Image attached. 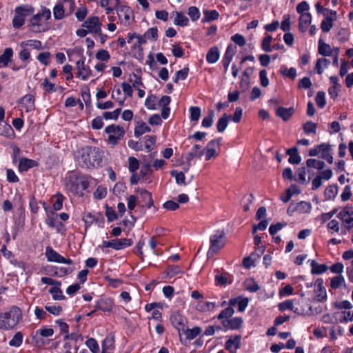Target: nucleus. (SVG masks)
Returning a JSON list of instances; mask_svg holds the SVG:
<instances>
[{
  "label": "nucleus",
  "mask_w": 353,
  "mask_h": 353,
  "mask_svg": "<svg viewBox=\"0 0 353 353\" xmlns=\"http://www.w3.org/2000/svg\"><path fill=\"white\" fill-rule=\"evenodd\" d=\"M102 159L103 152L99 148L88 146L79 151L77 162L81 168H92L99 166Z\"/></svg>",
  "instance_id": "1"
},
{
  "label": "nucleus",
  "mask_w": 353,
  "mask_h": 353,
  "mask_svg": "<svg viewBox=\"0 0 353 353\" xmlns=\"http://www.w3.org/2000/svg\"><path fill=\"white\" fill-rule=\"evenodd\" d=\"M22 319V312L17 306H12L7 312L0 313V329L8 330L14 328Z\"/></svg>",
  "instance_id": "2"
},
{
  "label": "nucleus",
  "mask_w": 353,
  "mask_h": 353,
  "mask_svg": "<svg viewBox=\"0 0 353 353\" xmlns=\"http://www.w3.org/2000/svg\"><path fill=\"white\" fill-rule=\"evenodd\" d=\"M116 1V12L119 23L125 27L130 26L134 19L132 10L128 6L121 5L119 0Z\"/></svg>",
  "instance_id": "3"
},
{
  "label": "nucleus",
  "mask_w": 353,
  "mask_h": 353,
  "mask_svg": "<svg viewBox=\"0 0 353 353\" xmlns=\"http://www.w3.org/2000/svg\"><path fill=\"white\" fill-rule=\"evenodd\" d=\"M131 239H115L110 241H103L101 244L99 245L97 248L101 249L103 252L108 253L107 248H112L115 250H123L132 245Z\"/></svg>",
  "instance_id": "4"
},
{
  "label": "nucleus",
  "mask_w": 353,
  "mask_h": 353,
  "mask_svg": "<svg viewBox=\"0 0 353 353\" xmlns=\"http://www.w3.org/2000/svg\"><path fill=\"white\" fill-rule=\"evenodd\" d=\"M104 132L108 134V141L115 145L125 135V130L122 126L112 124L105 127Z\"/></svg>",
  "instance_id": "5"
},
{
  "label": "nucleus",
  "mask_w": 353,
  "mask_h": 353,
  "mask_svg": "<svg viewBox=\"0 0 353 353\" xmlns=\"http://www.w3.org/2000/svg\"><path fill=\"white\" fill-rule=\"evenodd\" d=\"M65 185L66 188L74 194H78L81 188L83 190L86 188L85 183L74 172L70 173L66 177Z\"/></svg>",
  "instance_id": "6"
},
{
  "label": "nucleus",
  "mask_w": 353,
  "mask_h": 353,
  "mask_svg": "<svg viewBox=\"0 0 353 353\" xmlns=\"http://www.w3.org/2000/svg\"><path fill=\"white\" fill-rule=\"evenodd\" d=\"M337 217L342 221L345 228L350 231L353 228V207L347 205L338 213Z\"/></svg>",
  "instance_id": "7"
},
{
  "label": "nucleus",
  "mask_w": 353,
  "mask_h": 353,
  "mask_svg": "<svg viewBox=\"0 0 353 353\" xmlns=\"http://www.w3.org/2000/svg\"><path fill=\"white\" fill-rule=\"evenodd\" d=\"M210 243V248L207 253L208 259L213 258L221 250V232L219 231H216L211 235Z\"/></svg>",
  "instance_id": "8"
},
{
  "label": "nucleus",
  "mask_w": 353,
  "mask_h": 353,
  "mask_svg": "<svg viewBox=\"0 0 353 353\" xmlns=\"http://www.w3.org/2000/svg\"><path fill=\"white\" fill-rule=\"evenodd\" d=\"M43 208L46 213V224L49 227L56 228L58 232H60V229L63 226V225L61 222H59L57 221L58 214L52 210L50 209L45 203H43Z\"/></svg>",
  "instance_id": "9"
},
{
  "label": "nucleus",
  "mask_w": 353,
  "mask_h": 353,
  "mask_svg": "<svg viewBox=\"0 0 353 353\" xmlns=\"http://www.w3.org/2000/svg\"><path fill=\"white\" fill-rule=\"evenodd\" d=\"M46 256L48 261L55 262L63 264H72V260L70 259H65L59 254L57 252L54 250L50 246H48L46 249Z\"/></svg>",
  "instance_id": "10"
},
{
  "label": "nucleus",
  "mask_w": 353,
  "mask_h": 353,
  "mask_svg": "<svg viewBox=\"0 0 353 353\" xmlns=\"http://www.w3.org/2000/svg\"><path fill=\"white\" fill-rule=\"evenodd\" d=\"M101 23L98 17H88L82 24V27L88 30L90 33L97 34L101 32Z\"/></svg>",
  "instance_id": "11"
},
{
  "label": "nucleus",
  "mask_w": 353,
  "mask_h": 353,
  "mask_svg": "<svg viewBox=\"0 0 353 353\" xmlns=\"http://www.w3.org/2000/svg\"><path fill=\"white\" fill-rule=\"evenodd\" d=\"M77 77L83 81H86L92 74L89 66L85 64V57H81L76 62Z\"/></svg>",
  "instance_id": "12"
},
{
  "label": "nucleus",
  "mask_w": 353,
  "mask_h": 353,
  "mask_svg": "<svg viewBox=\"0 0 353 353\" xmlns=\"http://www.w3.org/2000/svg\"><path fill=\"white\" fill-rule=\"evenodd\" d=\"M243 319L241 317H230L222 320V326L226 330H237L241 328Z\"/></svg>",
  "instance_id": "13"
},
{
  "label": "nucleus",
  "mask_w": 353,
  "mask_h": 353,
  "mask_svg": "<svg viewBox=\"0 0 353 353\" xmlns=\"http://www.w3.org/2000/svg\"><path fill=\"white\" fill-rule=\"evenodd\" d=\"M243 114V110L240 107H237L235 109L233 117H232L231 115H228L226 114H224L222 115V132L225 130L226 128L228 122L232 119L234 123H239L240 122L241 117Z\"/></svg>",
  "instance_id": "14"
},
{
  "label": "nucleus",
  "mask_w": 353,
  "mask_h": 353,
  "mask_svg": "<svg viewBox=\"0 0 353 353\" xmlns=\"http://www.w3.org/2000/svg\"><path fill=\"white\" fill-rule=\"evenodd\" d=\"M324 15H325V18L321 23V28L323 32H327L333 27V21L336 19V12L330 10L329 14H324Z\"/></svg>",
  "instance_id": "15"
},
{
  "label": "nucleus",
  "mask_w": 353,
  "mask_h": 353,
  "mask_svg": "<svg viewBox=\"0 0 353 353\" xmlns=\"http://www.w3.org/2000/svg\"><path fill=\"white\" fill-rule=\"evenodd\" d=\"M314 286L316 288L315 291L317 301L320 302L325 301L327 299V293L325 288L323 287V280L321 278L318 279L314 283Z\"/></svg>",
  "instance_id": "16"
},
{
  "label": "nucleus",
  "mask_w": 353,
  "mask_h": 353,
  "mask_svg": "<svg viewBox=\"0 0 353 353\" xmlns=\"http://www.w3.org/2000/svg\"><path fill=\"white\" fill-rule=\"evenodd\" d=\"M38 165L36 161L23 157L19 159L18 168L21 172H27L30 168L37 167Z\"/></svg>",
  "instance_id": "17"
},
{
  "label": "nucleus",
  "mask_w": 353,
  "mask_h": 353,
  "mask_svg": "<svg viewBox=\"0 0 353 353\" xmlns=\"http://www.w3.org/2000/svg\"><path fill=\"white\" fill-rule=\"evenodd\" d=\"M241 338L240 335L231 337L225 343V349L231 353H235L236 350L240 347Z\"/></svg>",
  "instance_id": "18"
},
{
  "label": "nucleus",
  "mask_w": 353,
  "mask_h": 353,
  "mask_svg": "<svg viewBox=\"0 0 353 353\" xmlns=\"http://www.w3.org/2000/svg\"><path fill=\"white\" fill-rule=\"evenodd\" d=\"M312 21V15L310 12L301 14L299 21V28L302 32H305Z\"/></svg>",
  "instance_id": "19"
},
{
  "label": "nucleus",
  "mask_w": 353,
  "mask_h": 353,
  "mask_svg": "<svg viewBox=\"0 0 353 353\" xmlns=\"http://www.w3.org/2000/svg\"><path fill=\"white\" fill-rule=\"evenodd\" d=\"M333 317L336 321L340 323L352 321H353V312L351 311H342L334 313Z\"/></svg>",
  "instance_id": "20"
},
{
  "label": "nucleus",
  "mask_w": 353,
  "mask_h": 353,
  "mask_svg": "<svg viewBox=\"0 0 353 353\" xmlns=\"http://www.w3.org/2000/svg\"><path fill=\"white\" fill-rule=\"evenodd\" d=\"M236 52V46L233 44H230L228 46L225 56H224V68L225 71H226L228 68V66Z\"/></svg>",
  "instance_id": "21"
},
{
  "label": "nucleus",
  "mask_w": 353,
  "mask_h": 353,
  "mask_svg": "<svg viewBox=\"0 0 353 353\" xmlns=\"http://www.w3.org/2000/svg\"><path fill=\"white\" fill-rule=\"evenodd\" d=\"M196 310L199 312H206L212 311L215 307V303L213 302L199 301L194 303Z\"/></svg>",
  "instance_id": "22"
},
{
  "label": "nucleus",
  "mask_w": 353,
  "mask_h": 353,
  "mask_svg": "<svg viewBox=\"0 0 353 353\" xmlns=\"http://www.w3.org/2000/svg\"><path fill=\"white\" fill-rule=\"evenodd\" d=\"M13 57V50L11 48H7L4 50L2 54L0 55V68L6 67L12 61Z\"/></svg>",
  "instance_id": "23"
},
{
  "label": "nucleus",
  "mask_w": 353,
  "mask_h": 353,
  "mask_svg": "<svg viewBox=\"0 0 353 353\" xmlns=\"http://www.w3.org/2000/svg\"><path fill=\"white\" fill-rule=\"evenodd\" d=\"M294 112V108H285L283 107H279L276 110V115L286 121L292 117Z\"/></svg>",
  "instance_id": "24"
},
{
  "label": "nucleus",
  "mask_w": 353,
  "mask_h": 353,
  "mask_svg": "<svg viewBox=\"0 0 353 353\" xmlns=\"http://www.w3.org/2000/svg\"><path fill=\"white\" fill-rule=\"evenodd\" d=\"M220 53L218 47L214 46L211 48L207 53L206 61L209 63H214L219 59Z\"/></svg>",
  "instance_id": "25"
},
{
  "label": "nucleus",
  "mask_w": 353,
  "mask_h": 353,
  "mask_svg": "<svg viewBox=\"0 0 353 353\" xmlns=\"http://www.w3.org/2000/svg\"><path fill=\"white\" fill-rule=\"evenodd\" d=\"M286 153L290 156L288 159V161L290 163L299 164L301 162V157L298 154V149L296 147L288 149Z\"/></svg>",
  "instance_id": "26"
},
{
  "label": "nucleus",
  "mask_w": 353,
  "mask_h": 353,
  "mask_svg": "<svg viewBox=\"0 0 353 353\" xmlns=\"http://www.w3.org/2000/svg\"><path fill=\"white\" fill-rule=\"evenodd\" d=\"M21 103L27 112L32 110L34 109V97L32 94H26L21 99Z\"/></svg>",
  "instance_id": "27"
},
{
  "label": "nucleus",
  "mask_w": 353,
  "mask_h": 353,
  "mask_svg": "<svg viewBox=\"0 0 353 353\" xmlns=\"http://www.w3.org/2000/svg\"><path fill=\"white\" fill-rule=\"evenodd\" d=\"M34 8L30 5H22L15 8L14 12L15 14L23 16L26 18V16H28L34 12Z\"/></svg>",
  "instance_id": "28"
},
{
  "label": "nucleus",
  "mask_w": 353,
  "mask_h": 353,
  "mask_svg": "<svg viewBox=\"0 0 353 353\" xmlns=\"http://www.w3.org/2000/svg\"><path fill=\"white\" fill-rule=\"evenodd\" d=\"M176 17L174 20V24L176 26L184 27L187 26L189 23L188 18L182 12H176Z\"/></svg>",
  "instance_id": "29"
},
{
  "label": "nucleus",
  "mask_w": 353,
  "mask_h": 353,
  "mask_svg": "<svg viewBox=\"0 0 353 353\" xmlns=\"http://www.w3.org/2000/svg\"><path fill=\"white\" fill-rule=\"evenodd\" d=\"M343 285L345 286V281L343 276L337 275L330 279V287L332 289L336 290Z\"/></svg>",
  "instance_id": "30"
},
{
  "label": "nucleus",
  "mask_w": 353,
  "mask_h": 353,
  "mask_svg": "<svg viewBox=\"0 0 353 353\" xmlns=\"http://www.w3.org/2000/svg\"><path fill=\"white\" fill-rule=\"evenodd\" d=\"M20 46L21 48H26L27 46L32 47L34 49L41 50L43 49L42 43L39 40L30 39L21 42Z\"/></svg>",
  "instance_id": "31"
},
{
  "label": "nucleus",
  "mask_w": 353,
  "mask_h": 353,
  "mask_svg": "<svg viewBox=\"0 0 353 353\" xmlns=\"http://www.w3.org/2000/svg\"><path fill=\"white\" fill-rule=\"evenodd\" d=\"M312 273L313 274H320L325 272L328 267L325 264H319L315 261L312 260L311 262Z\"/></svg>",
  "instance_id": "32"
},
{
  "label": "nucleus",
  "mask_w": 353,
  "mask_h": 353,
  "mask_svg": "<svg viewBox=\"0 0 353 353\" xmlns=\"http://www.w3.org/2000/svg\"><path fill=\"white\" fill-rule=\"evenodd\" d=\"M306 165L308 168H316L321 170L325 168V162L316 159H308L306 161Z\"/></svg>",
  "instance_id": "33"
},
{
  "label": "nucleus",
  "mask_w": 353,
  "mask_h": 353,
  "mask_svg": "<svg viewBox=\"0 0 353 353\" xmlns=\"http://www.w3.org/2000/svg\"><path fill=\"white\" fill-rule=\"evenodd\" d=\"M215 145L216 143L214 141H211L203 150V155H205L206 160H210L214 156L216 153Z\"/></svg>",
  "instance_id": "34"
},
{
  "label": "nucleus",
  "mask_w": 353,
  "mask_h": 353,
  "mask_svg": "<svg viewBox=\"0 0 353 353\" xmlns=\"http://www.w3.org/2000/svg\"><path fill=\"white\" fill-rule=\"evenodd\" d=\"M41 14L37 13L34 15V17L30 20V25L34 32H41L44 30V29L41 28Z\"/></svg>",
  "instance_id": "35"
},
{
  "label": "nucleus",
  "mask_w": 353,
  "mask_h": 353,
  "mask_svg": "<svg viewBox=\"0 0 353 353\" xmlns=\"http://www.w3.org/2000/svg\"><path fill=\"white\" fill-rule=\"evenodd\" d=\"M151 131V128L145 123H139L134 128V136L137 137H139L146 132H149Z\"/></svg>",
  "instance_id": "36"
},
{
  "label": "nucleus",
  "mask_w": 353,
  "mask_h": 353,
  "mask_svg": "<svg viewBox=\"0 0 353 353\" xmlns=\"http://www.w3.org/2000/svg\"><path fill=\"white\" fill-rule=\"evenodd\" d=\"M23 340V336L21 332H17L13 336L8 344L10 347H19L21 345Z\"/></svg>",
  "instance_id": "37"
},
{
  "label": "nucleus",
  "mask_w": 353,
  "mask_h": 353,
  "mask_svg": "<svg viewBox=\"0 0 353 353\" xmlns=\"http://www.w3.org/2000/svg\"><path fill=\"white\" fill-rule=\"evenodd\" d=\"M338 193V186L330 185L325 190V197L327 200H332L336 197Z\"/></svg>",
  "instance_id": "38"
},
{
  "label": "nucleus",
  "mask_w": 353,
  "mask_h": 353,
  "mask_svg": "<svg viewBox=\"0 0 353 353\" xmlns=\"http://www.w3.org/2000/svg\"><path fill=\"white\" fill-rule=\"evenodd\" d=\"M102 350L113 352L114 349V341L112 337H105L101 343Z\"/></svg>",
  "instance_id": "39"
},
{
  "label": "nucleus",
  "mask_w": 353,
  "mask_h": 353,
  "mask_svg": "<svg viewBox=\"0 0 353 353\" xmlns=\"http://www.w3.org/2000/svg\"><path fill=\"white\" fill-rule=\"evenodd\" d=\"M319 52L323 56H330L332 54V49L330 45L323 42L320 39L319 42Z\"/></svg>",
  "instance_id": "40"
},
{
  "label": "nucleus",
  "mask_w": 353,
  "mask_h": 353,
  "mask_svg": "<svg viewBox=\"0 0 353 353\" xmlns=\"http://www.w3.org/2000/svg\"><path fill=\"white\" fill-rule=\"evenodd\" d=\"M201 333V329L199 327H194L192 329H186L184 332L185 337L190 341L196 338Z\"/></svg>",
  "instance_id": "41"
},
{
  "label": "nucleus",
  "mask_w": 353,
  "mask_h": 353,
  "mask_svg": "<svg viewBox=\"0 0 353 353\" xmlns=\"http://www.w3.org/2000/svg\"><path fill=\"white\" fill-rule=\"evenodd\" d=\"M157 97L154 94L148 95L145 101V106L148 110H154L157 108Z\"/></svg>",
  "instance_id": "42"
},
{
  "label": "nucleus",
  "mask_w": 353,
  "mask_h": 353,
  "mask_svg": "<svg viewBox=\"0 0 353 353\" xmlns=\"http://www.w3.org/2000/svg\"><path fill=\"white\" fill-rule=\"evenodd\" d=\"M53 210L55 211L60 210L63 207V196L60 193H57L52 198Z\"/></svg>",
  "instance_id": "43"
},
{
  "label": "nucleus",
  "mask_w": 353,
  "mask_h": 353,
  "mask_svg": "<svg viewBox=\"0 0 353 353\" xmlns=\"http://www.w3.org/2000/svg\"><path fill=\"white\" fill-rule=\"evenodd\" d=\"M66 53L70 60H71V59L75 56L81 57V58L84 57L83 56V49L78 46L66 50Z\"/></svg>",
  "instance_id": "44"
},
{
  "label": "nucleus",
  "mask_w": 353,
  "mask_h": 353,
  "mask_svg": "<svg viewBox=\"0 0 353 353\" xmlns=\"http://www.w3.org/2000/svg\"><path fill=\"white\" fill-rule=\"evenodd\" d=\"M41 87L43 90L48 93H54L57 92V88L54 83L49 81L48 79L46 78L41 83Z\"/></svg>",
  "instance_id": "45"
},
{
  "label": "nucleus",
  "mask_w": 353,
  "mask_h": 353,
  "mask_svg": "<svg viewBox=\"0 0 353 353\" xmlns=\"http://www.w3.org/2000/svg\"><path fill=\"white\" fill-rule=\"evenodd\" d=\"M170 174L172 176L174 177L176 179V183L180 185H185V176L183 172H177L176 170H172L170 172Z\"/></svg>",
  "instance_id": "46"
},
{
  "label": "nucleus",
  "mask_w": 353,
  "mask_h": 353,
  "mask_svg": "<svg viewBox=\"0 0 353 353\" xmlns=\"http://www.w3.org/2000/svg\"><path fill=\"white\" fill-rule=\"evenodd\" d=\"M188 71L189 70L188 68H184L182 70L177 71L173 78V81L176 83L179 81L185 80L188 77Z\"/></svg>",
  "instance_id": "47"
},
{
  "label": "nucleus",
  "mask_w": 353,
  "mask_h": 353,
  "mask_svg": "<svg viewBox=\"0 0 353 353\" xmlns=\"http://www.w3.org/2000/svg\"><path fill=\"white\" fill-rule=\"evenodd\" d=\"M85 345L92 353L99 352V346L96 339L93 338H89L85 341Z\"/></svg>",
  "instance_id": "48"
},
{
  "label": "nucleus",
  "mask_w": 353,
  "mask_h": 353,
  "mask_svg": "<svg viewBox=\"0 0 353 353\" xmlns=\"http://www.w3.org/2000/svg\"><path fill=\"white\" fill-rule=\"evenodd\" d=\"M65 10L61 4H57L53 8V15L55 19L59 20L63 18Z\"/></svg>",
  "instance_id": "49"
},
{
  "label": "nucleus",
  "mask_w": 353,
  "mask_h": 353,
  "mask_svg": "<svg viewBox=\"0 0 353 353\" xmlns=\"http://www.w3.org/2000/svg\"><path fill=\"white\" fill-rule=\"evenodd\" d=\"M139 168V161L134 157L128 158V170L131 173L136 172Z\"/></svg>",
  "instance_id": "50"
},
{
  "label": "nucleus",
  "mask_w": 353,
  "mask_h": 353,
  "mask_svg": "<svg viewBox=\"0 0 353 353\" xmlns=\"http://www.w3.org/2000/svg\"><path fill=\"white\" fill-rule=\"evenodd\" d=\"M110 0H105V1H99V5L105 9V12L106 14H110L113 12L114 10L116 11V3L114 6H111Z\"/></svg>",
  "instance_id": "51"
},
{
  "label": "nucleus",
  "mask_w": 353,
  "mask_h": 353,
  "mask_svg": "<svg viewBox=\"0 0 353 353\" xmlns=\"http://www.w3.org/2000/svg\"><path fill=\"white\" fill-rule=\"evenodd\" d=\"M49 292L52 294L54 300H63L65 299V296L63 294L61 290L57 287L51 288Z\"/></svg>",
  "instance_id": "52"
},
{
  "label": "nucleus",
  "mask_w": 353,
  "mask_h": 353,
  "mask_svg": "<svg viewBox=\"0 0 353 353\" xmlns=\"http://www.w3.org/2000/svg\"><path fill=\"white\" fill-rule=\"evenodd\" d=\"M190 119L192 121H198L201 117V110L197 106H192L190 108Z\"/></svg>",
  "instance_id": "53"
},
{
  "label": "nucleus",
  "mask_w": 353,
  "mask_h": 353,
  "mask_svg": "<svg viewBox=\"0 0 353 353\" xmlns=\"http://www.w3.org/2000/svg\"><path fill=\"white\" fill-rule=\"evenodd\" d=\"M45 309L46 311L53 314L54 316H59L62 312V307L60 305L56 304L47 305L45 306Z\"/></svg>",
  "instance_id": "54"
},
{
  "label": "nucleus",
  "mask_w": 353,
  "mask_h": 353,
  "mask_svg": "<svg viewBox=\"0 0 353 353\" xmlns=\"http://www.w3.org/2000/svg\"><path fill=\"white\" fill-rule=\"evenodd\" d=\"M51 57V54L49 52H43L39 53L37 59L43 65H48L50 63V58Z\"/></svg>",
  "instance_id": "55"
},
{
  "label": "nucleus",
  "mask_w": 353,
  "mask_h": 353,
  "mask_svg": "<svg viewBox=\"0 0 353 353\" xmlns=\"http://www.w3.org/2000/svg\"><path fill=\"white\" fill-rule=\"evenodd\" d=\"M312 209V205L310 203L301 201L297 204L296 210L300 213H308Z\"/></svg>",
  "instance_id": "56"
},
{
  "label": "nucleus",
  "mask_w": 353,
  "mask_h": 353,
  "mask_svg": "<svg viewBox=\"0 0 353 353\" xmlns=\"http://www.w3.org/2000/svg\"><path fill=\"white\" fill-rule=\"evenodd\" d=\"M107 195V188L103 185H99L94 192V197L97 199H102Z\"/></svg>",
  "instance_id": "57"
},
{
  "label": "nucleus",
  "mask_w": 353,
  "mask_h": 353,
  "mask_svg": "<svg viewBox=\"0 0 353 353\" xmlns=\"http://www.w3.org/2000/svg\"><path fill=\"white\" fill-rule=\"evenodd\" d=\"M330 63V61L325 58L319 59L316 61L315 69L316 70V72L318 74H321L323 72L322 70V65H323L325 68Z\"/></svg>",
  "instance_id": "58"
},
{
  "label": "nucleus",
  "mask_w": 353,
  "mask_h": 353,
  "mask_svg": "<svg viewBox=\"0 0 353 353\" xmlns=\"http://www.w3.org/2000/svg\"><path fill=\"white\" fill-rule=\"evenodd\" d=\"M99 310L110 312L112 309V301L110 299H102V305H99Z\"/></svg>",
  "instance_id": "59"
},
{
  "label": "nucleus",
  "mask_w": 353,
  "mask_h": 353,
  "mask_svg": "<svg viewBox=\"0 0 353 353\" xmlns=\"http://www.w3.org/2000/svg\"><path fill=\"white\" fill-rule=\"evenodd\" d=\"M188 14L193 21L198 20L201 16L199 10L195 6L190 7Z\"/></svg>",
  "instance_id": "60"
},
{
  "label": "nucleus",
  "mask_w": 353,
  "mask_h": 353,
  "mask_svg": "<svg viewBox=\"0 0 353 353\" xmlns=\"http://www.w3.org/2000/svg\"><path fill=\"white\" fill-rule=\"evenodd\" d=\"M158 37V29L156 27L149 28L144 34V38L146 39L155 40Z\"/></svg>",
  "instance_id": "61"
},
{
  "label": "nucleus",
  "mask_w": 353,
  "mask_h": 353,
  "mask_svg": "<svg viewBox=\"0 0 353 353\" xmlns=\"http://www.w3.org/2000/svg\"><path fill=\"white\" fill-rule=\"evenodd\" d=\"M303 130L305 134H316V124L312 121H307L303 125Z\"/></svg>",
  "instance_id": "62"
},
{
  "label": "nucleus",
  "mask_w": 353,
  "mask_h": 353,
  "mask_svg": "<svg viewBox=\"0 0 353 353\" xmlns=\"http://www.w3.org/2000/svg\"><path fill=\"white\" fill-rule=\"evenodd\" d=\"M145 149L147 152H151L156 143V139L154 137L149 136L148 137H145Z\"/></svg>",
  "instance_id": "63"
},
{
  "label": "nucleus",
  "mask_w": 353,
  "mask_h": 353,
  "mask_svg": "<svg viewBox=\"0 0 353 353\" xmlns=\"http://www.w3.org/2000/svg\"><path fill=\"white\" fill-rule=\"evenodd\" d=\"M272 41V37L271 35H267L263 38L261 48L265 52H270L272 51V48H270V43Z\"/></svg>",
  "instance_id": "64"
}]
</instances>
